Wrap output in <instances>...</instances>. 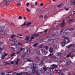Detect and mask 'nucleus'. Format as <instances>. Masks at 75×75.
<instances>
[{
    "label": "nucleus",
    "instance_id": "obj_1",
    "mask_svg": "<svg viewBox=\"0 0 75 75\" xmlns=\"http://www.w3.org/2000/svg\"><path fill=\"white\" fill-rule=\"evenodd\" d=\"M63 41L65 44H68L70 42V40L68 38V37H64Z\"/></svg>",
    "mask_w": 75,
    "mask_h": 75
},
{
    "label": "nucleus",
    "instance_id": "obj_2",
    "mask_svg": "<svg viewBox=\"0 0 75 75\" xmlns=\"http://www.w3.org/2000/svg\"><path fill=\"white\" fill-rule=\"evenodd\" d=\"M23 52H25L27 54H29L30 53V49L28 48H26L23 49Z\"/></svg>",
    "mask_w": 75,
    "mask_h": 75
},
{
    "label": "nucleus",
    "instance_id": "obj_3",
    "mask_svg": "<svg viewBox=\"0 0 75 75\" xmlns=\"http://www.w3.org/2000/svg\"><path fill=\"white\" fill-rule=\"evenodd\" d=\"M3 3L6 6L10 4V1L9 0H4L3 1Z\"/></svg>",
    "mask_w": 75,
    "mask_h": 75
},
{
    "label": "nucleus",
    "instance_id": "obj_4",
    "mask_svg": "<svg viewBox=\"0 0 75 75\" xmlns=\"http://www.w3.org/2000/svg\"><path fill=\"white\" fill-rule=\"evenodd\" d=\"M49 42L50 44H52L54 42V40L52 39H50L49 40Z\"/></svg>",
    "mask_w": 75,
    "mask_h": 75
},
{
    "label": "nucleus",
    "instance_id": "obj_5",
    "mask_svg": "<svg viewBox=\"0 0 75 75\" xmlns=\"http://www.w3.org/2000/svg\"><path fill=\"white\" fill-rule=\"evenodd\" d=\"M41 51L42 53H44V54H47L48 53V52H47V51H45V50L44 49H42Z\"/></svg>",
    "mask_w": 75,
    "mask_h": 75
},
{
    "label": "nucleus",
    "instance_id": "obj_6",
    "mask_svg": "<svg viewBox=\"0 0 75 75\" xmlns=\"http://www.w3.org/2000/svg\"><path fill=\"white\" fill-rule=\"evenodd\" d=\"M40 11H41V10L39 8L37 9V10H36L35 12L36 14H38V13H40Z\"/></svg>",
    "mask_w": 75,
    "mask_h": 75
},
{
    "label": "nucleus",
    "instance_id": "obj_7",
    "mask_svg": "<svg viewBox=\"0 0 75 75\" xmlns=\"http://www.w3.org/2000/svg\"><path fill=\"white\" fill-rule=\"evenodd\" d=\"M32 66H33L32 68L33 69H35L36 68H37L36 64H32Z\"/></svg>",
    "mask_w": 75,
    "mask_h": 75
},
{
    "label": "nucleus",
    "instance_id": "obj_8",
    "mask_svg": "<svg viewBox=\"0 0 75 75\" xmlns=\"http://www.w3.org/2000/svg\"><path fill=\"white\" fill-rule=\"evenodd\" d=\"M3 33H4V34L5 35H7L8 34V32L7 30H6L4 31H2Z\"/></svg>",
    "mask_w": 75,
    "mask_h": 75
},
{
    "label": "nucleus",
    "instance_id": "obj_9",
    "mask_svg": "<svg viewBox=\"0 0 75 75\" xmlns=\"http://www.w3.org/2000/svg\"><path fill=\"white\" fill-rule=\"evenodd\" d=\"M65 25V23L64 22V21H63V23L60 24L61 27H63Z\"/></svg>",
    "mask_w": 75,
    "mask_h": 75
},
{
    "label": "nucleus",
    "instance_id": "obj_10",
    "mask_svg": "<svg viewBox=\"0 0 75 75\" xmlns=\"http://www.w3.org/2000/svg\"><path fill=\"white\" fill-rule=\"evenodd\" d=\"M52 69H55V68H57V67H58L57 65L55 64H52Z\"/></svg>",
    "mask_w": 75,
    "mask_h": 75
},
{
    "label": "nucleus",
    "instance_id": "obj_11",
    "mask_svg": "<svg viewBox=\"0 0 75 75\" xmlns=\"http://www.w3.org/2000/svg\"><path fill=\"white\" fill-rule=\"evenodd\" d=\"M33 35V36H35V37H38V36H39V33H35Z\"/></svg>",
    "mask_w": 75,
    "mask_h": 75
},
{
    "label": "nucleus",
    "instance_id": "obj_12",
    "mask_svg": "<svg viewBox=\"0 0 75 75\" xmlns=\"http://www.w3.org/2000/svg\"><path fill=\"white\" fill-rule=\"evenodd\" d=\"M55 70V69H52H52L50 68L49 69V71H50V72H54V71Z\"/></svg>",
    "mask_w": 75,
    "mask_h": 75
},
{
    "label": "nucleus",
    "instance_id": "obj_13",
    "mask_svg": "<svg viewBox=\"0 0 75 75\" xmlns=\"http://www.w3.org/2000/svg\"><path fill=\"white\" fill-rule=\"evenodd\" d=\"M54 71L55 72H56V73H59V72H61V70H55Z\"/></svg>",
    "mask_w": 75,
    "mask_h": 75
},
{
    "label": "nucleus",
    "instance_id": "obj_14",
    "mask_svg": "<svg viewBox=\"0 0 75 75\" xmlns=\"http://www.w3.org/2000/svg\"><path fill=\"white\" fill-rule=\"evenodd\" d=\"M61 45L62 47H64L65 45V43L63 41L61 42Z\"/></svg>",
    "mask_w": 75,
    "mask_h": 75
},
{
    "label": "nucleus",
    "instance_id": "obj_15",
    "mask_svg": "<svg viewBox=\"0 0 75 75\" xmlns=\"http://www.w3.org/2000/svg\"><path fill=\"white\" fill-rule=\"evenodd\" d=\"M19 61H20V59L18 58L16 61V65H18V62H19Z\"/></svg>",
    "mask_w": 75,
    "mask_h": 75
},
{
    "label": "nucleus",
    "instance_id": "obj_16",
    "mask_svg": "<svg viewBox=\"0 0 75 75\" xmlns=\"http://www.w3.org/2000/svg\"><path fill=\"white\" fill-rule=\"evenodd\" d=\"M49 51L50 52H52L54 51V50L52 47H50L49 48Z\"/></svg>",
    "mask_w": 75,
    "mask_h": 75
},
{
    "label": "nucleus",
    "instance_id": "obj_17",
    "mask_svg": "<svg viewBox=\"0 0 75 75\" xmlns=\"http://www.w3.org/2000/svg\"><path fill=\"white\" fill-rule=\"evenodd\" d=\"M58 56H59V57H62L63 55V54L62 53L59 52L57 54Z\"/></svg>",
    "mask_w": 75,
    "mask_h": 75
},
{
    "label": "nucleus",
    "instance_id": "obj_18",
    "mask_svg": "<svg viewBox=\"0 0 75 75\" xmlns=\"http://www.w3.org/2000/svg\"><path fill=\"white\" fill-rule=\"evenodd\" d=\"M16 53L18 55H21V50H19Z\"/></svg>",
    "mask_w": 75,
    "mask_h": 75
},
{
    "label": "nucleus",
    "instance_id": "obj_19",
    "mask_svg": "<svg viewBox=\"0 0 75 75\" xmlns=\"http://www.w3.org/2000/svg\"><path fill=\"white\" fill-rule=\"evenodd\" d=\"M36 52L37 54H40V50H36Z\"/></svg>",
    "mask_w": 75,
    "mask_h": 75
},
{
    "label": "nucleus",
    "instance_id": "obj_20",
    "mask_svg": "<svg viewBox=\"0 0 75 75\" xmlns=\"http://www.w3.org/2000/svg\"><path fill=\"white\" fill-rule=\"evenodd\" d=\"M35 58L37 59V60L38 61H40V58L39 57H38V56H35Z\"/></svg>",
    "mask_w": 75,
    "mask_h": 75
},
{
    "label": "nucleus",
    "instance_id": "obj_21",
    "mask_svg": "<svg viewBox=\"0 0 75 75\" xmlns=\"http://www.w3.org/2000/svg\"><path fill=\"white\" fill-rule=\"evenodd\" d=\"M30 38L29 37V36H26V38L25 39V40H26V41H28V40H30Z\"/></svg>",
    "mask_w": 75,
    "mask_h": 75
},
{
    "label": "nucleus",
    "instance_id": "obj_22",
    "mask_svg": "<svg viewBox=\"0 0 75 75\" xmlns=\"http://www.w3.org/2000/svg\"><path fill=\"white\" fill-rule=\"evenodd\" d=\"M26 24H27V21H25L24 24L21 25V27H23V26H25V25H26Z\"/></svg>",
    "mask_w": 75,
    "mask_h": 75
},
{
    "label": "nucleus",
    "instance_id": "obj_23",
    "mask_svg": "<svg viewBox=\"0 0 75 75\" xmlns=\"http://www.w3.org/2000/svg\"><path fill=\"white\" fill-rule=\"evenodd\" d=\"M52 58H53V59H57V58L55 56H52Z\"/></svg>",
    "mask_w": 75,
    "mask_h": 75
},
{
    "label": "nucleus",
    "instance_id": "obj_24",
    "mask_svg": "<svg viewBox=\"0 0 75 75\" xmlns=\"http://www.w3.org/2000/svg\"><path fill=\"white\" fill-rule=\"evenodd\" d=\"M17 6H18V7H20V6H21V4H20V3H17Z\"/></svg>",
    "mask_w": 75,
    "mask_h": 75
},
{
    "label": "nucleus",
    "instance_id": "obj_25",
    "mask_svg": "<svg viewBox=\"0 0 75 75\" xmlns=\"http://www.w3.org/2000/svg\"><path fill=\"white\" fill-rule=\"evenodd\" d=\"M31 22H29L27 23L26 25L27 26H29V25H31Z\"/></svg>",
    "mask_w": 75,
    "mask_h": 75
},
{
    "label": "nucleus",
    "instance_id": "obj_26",
    "mask_svg": "<svg viewBox=\"0 0 75 75\" xmlns=\"http://www.w3.org/2000/svg\"><path fill=\"white\" fill-rule=\"evenodd\" d=\"M44 47V45L42 44L41 46L38 47V48H43Z\"/></svg>",
    "mask_w": 75,
    "mask_h": 75
},
{
    "label": "nucleus",
    "instance_id": "obj_27",
    "mask_svg": "<svg viewBox=\"0 0 75 75\" xmlns=\"http://www.w3.org/2000/svg\"><path fill=\"white\" fill-rule=\"evenodd\" d=\"M4 65H7V64H8V65H10V63H7V62H4L3 63Z\"/></svg>",
    "mask_w": 75,
    "mask_h": 75
},
{
    "label": "nucleus",
    "instance_id": "obj_28",
    "mask_svg": "<svg viewBox=\"0 0 75 75\" xmlns=\"http://www.w3.org/2000/svg\"><path fill=\"white\" fill-rule=\"evenodd\" d=\"M34 37L33 36L31 37V38H30V40H29L30 41H31L32 40V39H34Z\"/></svg>",
    "mask_w": 75,
    "mask_h": 75
},
{
    "label": "nucleus",
    "instance_id": "obj_29",
    "mask_svg": "<svg viewBox=\"0 0 75 75\" xmlns=\"http://www.w3.org/2000/svg\"><path fill=\"white\" fill-rule=\"evenodd\" d=\"M24 74H26V75H31V74H29V72H24Z\"/></svg>",
    "mask_w": 75,
    "mask_h": 75
},
{
    "label": "nucleus",
    "instance_id": "obj_30",
    "mask_svg": "<svg viewBox=\"0 0 75 75\" xmlns=\"http://www.w3.org/2000/svg\"><path fill=\"white\" fill-rule=\"evenodd\" d=\"M30 6L32 8H34L35 7V5L33 4H31Z\"/></svg>",
    "mask_w": 75,
    "mask_h": 75
},
{
    "label": "nucleus",
    "instance_id": "obj_31",
    "mask_svg": "<svg viewBox=\"0 0 75 75\" xmlns=\"http://www.w3.org/2000/svg\"><path fill=\"white\" fill-rule=\"evenodd\" d=\"M27 61H28V62H33L34 60H32L30 59H27Z\"/></svg>",
    "mask_w": 75,
    "mask_h": 75
},
{
    "label": "nucleus",
    "instance_id": "obj_32",
    "mask_svg": "<svg viewBox=\"0 0 75 75\" xmlns=\"http://www.w3.org/2000/svg\"><path fill=\"white\" fill-rule=\"evenodd\" d=\"M71 4L72 5H75V0L71 2Z\"/></svg>",
    "mask_w": 75,
    "mask_h": 75
},
{
    "label": "nucleus",
    "instance_id": "obj_33",
    "mask_svg": "<svg viewBox=\"0 0 75 75\" xmlns=\"http://www.w3.org/2000/svg\"><path fill=\"white\" fill-rule=\"evenodd\" d=\"M10 41H13V42H16V41H17V40L14 39H13V40H11L10 39Z\"/></svg>",
    "mask_w": 75,
    "mask_h": 75
},
{
    "label": "nucleus",
    "instance_id": "obj_34",
    "mask_svg": "<svg viewBox=\"0 0 75 75\" xmlns=\"http://www.w3.org/2000/svg\"><path fill=\"white\" fill-rule=\"evenodd\" d=\"M23 72H21V73H17V75H23Z\"/></svg>",
    "mask_w": 75,
    "mask_h": 75
},
{
    "label": "nucleus",
    "instance_id": "obj_35",
    "mask_svg": "<svg viewBox=\"0 0 75 75\" xmlns=\"http://www.w3.org/2000/svg\"><path fill=\"white\" fill-rule=\"evenodd\" d=\"M44 48L46 49V50H48V47L47 46H44Z\"/></svg>",
    "mask_w": 75,
    "mask_h": 75
},
{
    "label": "nucleus",
    "instance_id": "obj_36",
    "mask_svg": "<svg viewBox=\"0 0 75 75\" xmlns=\"http://www.w3.org/2000/svg\"><path fill=\"white\" fill-rule=\"evenodd\" d=\"M14 55H15V53H13L11 54V57H13V56H14Z\"/></svg>",
    "mask_w": 75,
    "mask_h": 75
},
{
    "label": "nucleus",
    "instance_id": "obj_37",
    "mask_svg": "<svg viewBox=\"0 0 75 75\" xmlns=\"http://www.w3.org/2000/svg\"><path fill=\"white\" fill-rule=\"evenodd\" d=\"M13 45L14 46V47H15L16 48H17V45L13 44Z\"/></svg>",
    "mask_w": 75,
    "mask_h": 75
},
{
    "label": "nucleus",
    "instance_id": "obj_38",
    "mask_svg": "<svg viewBox=\"0 0 75 75\" xmlns=\"http://www.w3.org/2000/svg\"><path fill=\"white\" fill-rule=\"evenodd\" d=\"M35 69H33L32 70V73H33V74H34V73H35Z\"/></svg>",
    "mask_w": 75,
    "mask_h": 75
},
{
    "label": "nucleus",
    "instance_id": "obj_39",
    "mask_svg": "<svg viewBox=\"0 0 75 75\" xmlns=\"http://www.w3.org/2000/svg\"><path fill=\"white\" fill-rule=\"evenodd\" d=\"M43 69L44 71H47V68L45 67H44Z\"/></svg>",
    "mask_w": 75,
    "mask_h": 75
},
{
    "label": "nucleus",
    "instance_id": "obj_40",
    "mask_svg": "<svg viewBox=\"0 0 75 75\" xmlns=\"http://www.w3.org/2000/svg\"><path fill=\"white\" fill-rule=\"evenodd\" d=\"M26 10H27V12H28V13H29L30 11V10H29L28 8H26Z\"/></svg>",
    "mask_w": 75,
    "mask_h": 75
},
{
    "label": "nucleus",
    "instance_id": "obj_41",
    "mask_svg": "<svg viewBox=\"0 0 75 75\" xmlns=\"http://www.w3.org/2000/svg\"><path fill=\"white\" fill-rule=\"evenodd\" d=\"M70 55H71V53H70V54H69L66 57L67 58H69V57H70Z\"/></svg>",
    "mask_w": 75,
    "mask_h": 75
},
{
    "label": "nucleus",
    "instance_id": "obj_42",
    "mask_svg": "<svg viewBox=\"0 0 75 75\" xmlns=\"http://www.w3.org/2000/svg\"><path fill=\"white\" fill-rule=\"evenodd\" d=\"M35 72H36V74H37L38 75H39L40 74H38V71L37 70H35Z\"/></svg>",
    "mask_w": 75,
    "mask_h": 75
},
{
    "label": "nucleus",
    "instance_id": "obj_43",
    "mask_svg": "<svg viewBox=\"0 0 75 75\" xmlns=\"http://www.w3.org/2000/svg\"><path fill=\"white\" fill-rule=\"evenodd\" d=\"M54 48V49H57V45H53Z\"/></svg>",
    "mask_w": 75,
    "mask_h": 75
},
{
    "label": "nucleus",
    "instance_id": "obj_44",
    "mask_svg": "<svg viewBox=\"0 0 75 75\" xmlns=\"http://www.w3.org/2000/svg\"><path fill=\"white\" fill-rule=\"evenodd\" d=\"M5 56L4 55H3L1 57V59H4L5 58Z\"/></svg>",
    "mask_w": 75,
    "mask_h": 75
},
{
    "label": "nucleus",
    "instance_id": "obj_45",
    "mask_svg": "<svg viewBox=\"0 0 75 75\" xmlns=\"http://www.w3.org/2000/svg\"><path fill=\"white\" fill-rule=\"evenodd\" d=\"M73 46V45L72 44H71L70 45L68 46V48H71V47H72V46Z\"/></svg>",
    "mask_w": 75,
    "mask_h": 75
},
{
    "label": "nucleus",
    "instance_id": "obj_46",
    "mask_svg": "<svg viewBox=\"0 0 75 75\" xmlns=\"http://www.w3.org/2000/svg\"><path fill=\"white\" fill-rule=\"evenodd\" d=\"M54 55V53L50 54L49 55L48 57H51V56H52Z\"/></svg>",
    "mask_w": 75,
    "mask_h": 75
},
{
    "label": "nucleus",
    "instance_id": "obj_47",
    "mask_svg": "<svg viewBox=\"0 0 75 75\" xmlns=\"http://www.w3.org/2000/svg\"><path fill=\"white\" fill-rule=\"evenodd\" d=\"M4 55L5 56V57H6V56H7V55H8V54L7 53H4Z\"/></svg>",
    "mask_w": 75,
    "mask_h": 75
},
{
    "label": "nucleus",
    "instance_id": "obj_48",
    "mask_svg": "<svg viewBox=\"0 0 75 75\" xmlns=\"http://www.w3.org/2000/svg\"><path fill=\"white\" fill-rule=\"evenodd\" d=\"M18 19L19 20H21V19H22V17H21V16H19L18 18Z\"/></svg>",
    "mask_w": 75,
    "mask_h": 75
},
{
    "label": "nucleus",
    "instance_id": "obj_49",
    "mask_svg": "<svg viewBox=\"0 0 75 75\" xmlns=\"http://www.w3.org/2000/svg\"><path fill=\"white\" fill-rule=\"evenodd\" d=\"M46 75H51V74H50L49 72H47L46 74Z\"/></svg>",
    "mask_w": 75,
    "mask_h": 75
},
{
    "label": "nucleus",
    "instance_id": "obj_50",
    "mask_svg": "<svg viewBox=\"0 0 75 75\" xmlns=\"http://www.w3.org/2000/svg\"><path fill=\"white\" fill-rule=\"evenodd\" d=\"M23 61H24V62H26L27 61V59H23Z\"/></svg>",
    "mask_w": 75,
    "mask_h": 75
},
{
    "label": "nucleus",
    "instance_id": "obj_51",
    "mask_svg": "<svg viewBox=\"0 0 75 75\" xmlns=\"http://www.w3.org/2000/svg\"><path fill=\"white\" fill-rule=\"evenodd\" d=\"M16 36V35H12V36H11V38H14V37H15V36Z\"/></svg>",
    "mask_w": 75,
    "mask_h": 75
},
{
    "label": "nucleus",
    "instance_id": "obj_52",
    "mask_svg": "<svg viewBox=\"0 0 75 75\" xmlns=\"http://www.w3.org/2000/svg\"><path fill=\"white\" fill-rule=\"evenodd\" d=\"M68 30L70 31H73V30H74V29H69Z\"/></svg>",
    "mask_w": 75,
    "mask_h": 75
},
{
    "label": "nucleus",
    "instance_id": "obj_53",
    "mask_svg": "<svg viewBox=\"0 0 75 75\" xmlns=\"http://www.w3.org/2000/svg\"><path fill=\"white\" fill-rule=\"evenodd\" d=\"M62 6V4H61L60 5H59L57 6V7H61Z\"/></svg>",
    "mask_w": 75,
    "mask_h": 75
},
{
    "label": "nucleus",
    "instance_id": "obj_54",
    "mask_svg": "<svg viewBox=\"0 0 75 75\" xmlns=\"http://www.w3.org/2000/svg\"><path fill=\"white\" fill-rule=\"evenodd\" d=\"M21 57L22 58H24V57H25V54H23Z\"/></svg>",
    "mask_w": 75,
    "mask_h": 75
},
{
    "label": "nucleus",
    "instance_id": "obj_55",
    "mask_svg": "<svg viewBox=\"0 0 75 75\" xmlns=\"http://www.w3.org/2000/svg\"><path fill=\"white\" fill-rule=\"evenodd\" d=\"M1 74L2 75H5V73H4L3 72H1Z\"/></svg>",
    "mask_w": 75,
    "mask_h": 75
},
{
    "label": "nucleus",
    "instance_id": "obj_56",
    "mask_svg": "<svg viewBox=\"0 0 75 75\" xmlns=\"http://www.w3.org/2000/svg\"><path fill=\"white\" fill-rule=\"evenodd\" d=\"M55 25H56V26H58L59 25V23H55Z\"/></svg>",
    "mask_w": 75,
    "mask_h": 75
},
{
    "label": "nucleus",
    "instance_id": "obj_57",
    "mask_svg": "<svg viewBox=\"0 0 75 75\" xmlns=\"http://www.w3.org/2000/svg\"><path fill=\"white\" fill-rule=\"evenodd\" d=\"M35 6H37V5H38V3L37 2H35Z\"/></svg>",
    "mask_w": 75,
    "mask_h": 75
},
{
    "label": "nucleus",
    "instance_id": "obj_58",
    "mask_svg": "<svg viewBox=\"0 0 75 75\" xmlns=\"http://www.w3.org/2000/svg\"><path fill=\"white\" fill-rule=\"evenodd\" d=\"M43 5H44V4H43V3H42L40 4V6H43Z\"/></svg>",
    "mask_w": 75,
    "mask_h": 75
},
{
    "label": "nucleus",
    "instance_id": "obj_59",
    "mask_svg": "<svg viewBox=\"0 0 75 75\" xmlns=\"http://www.w3.org/2000/svg\"><path fill=\"white\" fill-rule=\"evenodd\" d=\"M47 31H48V29H46V30H45L44 32V33H47Z\"/></svg>",
    "mask_w": 75,
    "mask_h": 75
},
{
    "label": "nucleus",
    "instance_id": "obj_60",
    "mask_svg": "<svg viewBox=\"0 0 75 75\" xmlns=\"http://www.w3.org/2000/svg\"><path fill=\"white\" fill-rule=\"evenodd\" d=\"M37 44L36 43V44L33 45V46H34V47H36V46H37Z\"/></svg>",
    "mask_w": 75,
    "mask_h": 75
},
{
    "label": "nucleus",
    "instance_id": "obj_61",
    "mask_svg": "<svg viewBox=\"0 0 75 75\" xmlns=\"http://www.w3.org/2000/svg\"><path fill=\"white\" fill-rule=\"evenodd\" d=\"M73 20V19H70L68 21V22H71V21H72Z\"/></svg>",
    "mask_w": 75,
    "mask_h": 75
},
{
    "label": "nucleus",
    "instance_id": "obj_62",
    "mask_svg": "<svg viewBox=\"0 0 75 75\" xmlns=\"http://www.w3.org/2000/svg\"><path fill=\"white\" fill-rule=\"evenodd\" d=\"M71 36L72 37H75V33L73 35H72Z\"/></svg>",
    "mask_w": 75,
    "mask_h": 75
},
{
    "label": "nucleus",
    "instance_id": "obj_63",
    "mask_svg": "<svg viewBox=\"0 0 75 75\" xmlns=\"http://www.w3.org/2000/svg\"><path fill=\"white\" fill-rule=\"evenodd\" d=\"M47 15H46L45 16H44V19H45V18H47Z\"/></svg>",
    "mask_w": 75,
    "mask_h": 75
},
{
    "label": "nucleus",
    "instance_id": "obj_64",
    "mask_svg": "<svg viewBox=\"0 0 75 75\" xmlns=\"http://www.w3.org/2000/svg\"><path fill=\"white\" fill-rule=\"evenodd\" d=\"M43 33L44 32H39L38 33H39V34H43Z\"/></svg>",
    "mask_w": 75,
    "mask_h": 75
}]
</instances>
